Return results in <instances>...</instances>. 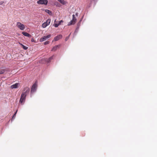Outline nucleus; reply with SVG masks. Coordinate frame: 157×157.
Instances as JSON below:
<instances>
[{"label": "nucleus", "instance_id": "obj_16", "mask_svg": "<svg viewBox=\"0 0 157 157\" xmlns=\"http://www.w3.org/2000/svg\"><path fill=\"white\" fill-rule=\"evenodd\" d=\"M25 100L22 99V98H21L20 100V102L21 103H22L23 102H24L25 101Z\"/></svg>", "mask_w": 157, "mask_h": 157}, {"label": "nucleus", "instance_id": "obj_14", "mask_svg": "<svg viewBox=\"0 0 157 157\" xmlns=\"http://www.w3.org/2000/svg\"><path fill=\"white\" fill-rule=\"evenodd\" d=\"M54 5L56 6L60 7L61 6V5L57 2H54Z\"/></svg>", "mask_w": 157, "mask_h": 157}, {"label": "nucleus", "instance_id": "obj_1", "mask_svg": "<svg viewBox=\"0 0 157 157\" xmlns=\"http://www.w3.org/2000/svg\"><path fill=\"white\" fill-rule=\"evenodd\" d=\"M29 90L30 89L29 87H25L23 91V92L21 94V98H22V99L25 100L26 95L29 93Z\"/></svg>", "mask_w": 157, "mask_h": 157}, {"label": "nucleus", "instance_id": "obj_22", "mask_svg": "<svg viewBox=\"0 0 157 157\" xmlns=\"http://www.w3.org/2000/svg\"><path fill=\"white\" fill-rule=\"evenodd\" d=\"M63 22V20H61L59 21L58 24H59V25H60L61 23Z\"/></svg>", "mask_w": 157, "mask_h": 157}, {"label": "nucleus", "instance_id": "obj_19", "mask_svg": "<svg viewBox=\"0 0 157 157\" xmlns=\"http://www.w3.org/2000/svg\"><path fill=\"white\" fill-rule=\"evenodd\" d=\"M17 110L16 111V112L15 113V114H14V115H13V117H12V119H14L15 117H16V114L17 112Z\"/></svg>", "mask_w": 157, "mask_h": 157}, {"label": "nucleus", "instance_id": "obj_5", "mask_svg": "<svg viewBox=\"0 0 157 157\" xmlns=\"http://www.w3.org/2000/svg\"><path fill=\"white\" fill-rule=\"evenodd\" d=\"M37 87V84L36 83V82L34 84H33V85L32 86L31 91V93H32L35 92L36 90Z\"/></svg>", "mask_w": 157, "mask_h": 157}, {"label": "nucleus", "instance_id": "obj_6", "mask_svg": "<svg viewBox=\"0 0 157 157\" xmlns=\"http://www.w3.org/2000/svg\"><path fill=\"white\" fill-rule=\"evenodd\" d=\"M51 20L49 19H48L47 20L46 22L44 23L42 25V27L43 28H45L47 26L49 25L50 23Z\"/></svg>", "mask_w": 157, "mask_h": 157}, {"label": "nucleus", "instance_id": "obj_12", "mask_svg": "<svg viewBox=\"0 0 157 157\" xmlns=\"http://www.w3.org/2000/svg\"><path fill=\"white\" fill-rule=\"evenodd\" d=\"M60 46L59 45H57L55 46L54 47L52 48V51H55L57 50L58 48H59Z\"/></svg>", "mask_w": 157, "mask_h": 157}, {"label": "nucleus", "instance_id": "obj_10", "mask_svg": "<svg viewBox=\"0 0 157 157\" xmlns=\"http://www.w3.org/2000/svg\"><path fill=\"white\" fill-rule=\"evenodd\" d=\"M19 85V83H16L14 84L13 85L11 86V87L12 89L16 88L18 87Z\"/></svg>", "mask_w": 157, "mask_h": 157}, {"label": "nucleus", "instance_id": "obj_3", "mask_svg": "<svg viewBox=\"0 0 157 157\" xmlns=\"http://www.w3.org/2000/svg\"><path fill=\"white\" fill-rule=\"evenodd\" d=\"M76 20V18L75 17V15L74 14H73L72 15V20L67 25L69 26L71 25L74 24Z\"/></svg>", "mask_w": 157, "mask_h": 157}, {"label": "nucleus", "instance_id": "obj_9", "mask_svg": "<svg viewBox=\"0 0 157 157\" xmlns=\"http://www.w3.org/2000/svg\"><path fill=\"white\" fill-rule=\"evenodd\" d=\"M57 1L63 5H66L67 3V2L64 0H57Z\"/></svg>", "mask_w": 157, "mask_h": 157}, {"label": "nucleus", "instance_id": "obj_25", "mask_svg": "<svg viewBox=\"0 0 157 157\" xmlns=\"http://www.w3.org/2000/svg\"><path fill=\"white\" fill-rule=\"evenodd\" d=\"M31 41L32 42H33L34 41V40L33 38H32L31 39Z\"/></svg>", "mask_w": 157, "mask_h": 157}, {"label": "nucleus", "instance_id": "obj_11", "mask_svg": "<svg viewBox=\"0 0 157 157\" xmlns=\"http://www.w3.org/2000/svg\"><path fill=\"white\" fill-rule=\"evenodd\" d=\"M22 33L25 36L29 37H31V36L30 34H29L26 32H22Z\"/></svg>", "mask_w": 157, "mask_h": 157}, {"label": "nucleus", "instance_id": "obj_18", "mask_svg": "<svg viewBox=\"0 0 157 157\" xmlns=\"http://www.w3.org/2000/svg\"><path fill=\"white\" fill-rule=\"evenodd\" d=\"M22 45L23 48L25 50H26L28 48V47L24 45H22V44H21Z\"/></svg>", "mask_w": 157, "mask_h": 157}, {"label": "nucleus", "instance_id": "obj_15", "mask_svg": "<svg viewBox=\"0 0 157 157\" xmlns=\"http://www.w3.org/2000/svg\"><path fill=\"white\" fill-rule=\"evenodd\" d=\"M53 57V56H51V57H50L48 59H46V60L48 62H49L50 61V60L52 59Z\"/></svg>", "mask_w": 157, "mask_h": 157}, {"label": "nucleus", "instance_id": "obj_24", "mask_svg": "<svg viewBox=\"0 0 157 157\" xmlns=\"http://www.w3.org/2000/svg\"><path fill=\"white\" fill-rule=\"evenodd\" d=\"M68 39V37H67V38H66V39H65V40L66 41H67V40Z\"/></svg>", "mask_w": 157, "mask_h": 157}, {"label": "nucleus", "instance_id": "obj_21", "mask_svg": "<svg viewBox=\"0 0 157 157\" xmlns=\"http://www.w3.org/2000/svg\"><path fill=\"white\" fill-rule=\"evenodd\" d=\"M49 43V42L48 41H46L45 42L44 44V45H46V44H48Z\"/></svg>", "mask_w": 157, "mask_h": 157}, {"label": "nucleus", "instance_id": "obj_17", "mask_svg": "<svg viewBox=\"0 0 157 157\" xmlns=\"http://www.w3.org/2000/svg\"><path fill=\"white\" fill-rule=\"evenodd\" d=\"M45 11L46 13H49V14L51 13V12L50 11H49V10H47V9H46L45 10Z\"/></svg>", "mask_w": 157, "mask_h": 157}, {"label": "nucleus", "instance_id": "obj_23", "mask_svg": "<svg viewBox=\"0 0 157 157\" xmlns=\"http://www.w3.org/2000/svg\"><path fill=\"white\" fill-rule=\"evenodd\" d=\"M4 3V2L3 1H1L0 2V5H2Z\"/></svg>", "mask_w": 157, "mask_h": 157}, {"label": "nucleus", "instance_id": "obj_20", "mask_svg": "<svg viewBox=\"0 0 157 157\" xmlns=\"http://www.w3.org/2000/svg\"><path fill=\"white\" fill-rule=\"evenodd\" d=\"M54 25L55 27L57 28L58 26L59 25V24H55Z\"/></svg>", "mask_w": 157, "mask_h": 157}, {"label": "nucleus", "instance_id": "obj_13", "mask_svg": "<svg viewBox=\"0 0 157 157\" xmlns=\"http://www.w3.org/2000/svg\"><path fill=\"white\" fill-rule=\"evenodd\" d=\"M6 71V69L5 68H2L0 70V75L4 74Z\"/></svg>", "mask_w": 157, "mask_h": 157}, {"label": "nucleus", "instance_id": "obj_8", "mask_svg": "<svg viewBox=\"0 0 157 157\" xmlns=\"http://www.w3.org/2000/svg\"><path fill=\"white\" fill-rule=\"evenodd\" d=\"M62 37V36L61 35H59L57 36H55L54 37L53 41H56L59 40V39H61Z\"/></svg>", "mask_w": 157, "mask_h": 157}, {"label": "nucleus", "instance_id": "obj_2", "mask_svg": "<svg viewBox=\"0 0 157 157\" xmlns=\"http://www.w3.org/2000/svg\"><path fill=\"white\" fill-rule=\"evenodd\" d=\"M16 26L21 30H24L25 28L24 25L19 22H17Z\"/></svg>", "mask_w": 157, "mask_h": 157}, {"label": "nucleus", "instance_id": "obj_4", "mask_svg": "<svg viewBox=\"0 0 157 157\" xmlns=\"http://www.w3.org/2000/svg\"><path fill=\"white\" fill-rule=\"evenodd\" d=\"M48 1L47 0H39L37 1V3L39 4H44L47 5L48 3Z\"/></svg>", "mask_w": 157, "mask_h": 157}, {"label": "nucleus", "instance_id": "obj_7", "mask_svg": "<svg viewBox=\"0 0 157 157\" xmlns=\"http://www.w3.org/2000/svg\"><path fill=\"white\" fill-rule=\"evenodd\" d=\"M51 36V35L49 34L47 36H43L40 39V41L42 42L46 40L48 38H50Z\"/></svg>", "mask_w": 157, "mask_h": 157}]
</instances>
